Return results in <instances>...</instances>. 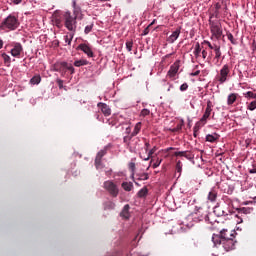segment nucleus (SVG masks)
I'll return each instance as SVG.
<instances>
[{
    "mask_svg": "<svg viewBox=\"0 0 256 256\" xmlns=\"http://www.w3.org/2000/svg\"><path fill=\"white\" fill-rule=\"evenodd\" d=\"M19 19L13 15H9L4 21L0 24V29L2 31H15L16 29H19Z\"/></svg>",
    "mask_w": 256,
    "mask_h": 256,
    "instance_id": "nucleus-1",
    "label": "nucleus"
},
{
    "mask_svg": "<svg viewBox=\"0 0 256 256\" xmlns=\"http://www.w3.org/2000/svg\"><path fill=\"white\" fill-rule=\"evenodd\" d=\"M225 233H227V229H222V245L225 251H231L235 249V243H237L234 240L236 232L235 230H232V233L229 234V236H225Z\"/></svg>",
    "mask_w": 256,
    "mask_h": 256,
    "instance_id": "nucleus-2",
    "label": "nucleus"
},
{
    "mask_svg": "<svg viewBox=\"0 0 256 256\" xmlns=\"http://www.w3.org/2000/svg\"><path fill=\"white\" fill-rule=\"evenodd\" d=\"M64 26L71 33H75L77 31V17L73 16L71 12H65L64 14Z\"/></svg>",
    "mask_w": 256,
    "mask_h": 256,
    "instance_id": "nucleus-3",
    "label": "nucleus"
},
{
    "mask_svg": "<svg viewBox=\"0 0 256 256\" xmlns=\"http://www.w3.org/2000/svg\"><path fill=\"white\" fill-rule=\"evenodd\" d=\"M54 71H57L59 74L62 75V77H65L67 75V71L70 72L71 75L75 73V68L73 65L67 63V62H57L53 66Z\"/></svg>",
    "mask_w": 256,
    "mask_h": 256,
    "instance_id": "nucleus-4",
    "label": "nucleus"
},
{
    "mask_svg": "<svg viewBox=\"0 0 256 256\" xmlns=\"http://www.w3.org/2000/svg\"><path fill=\"white\" fill-rule=\"evenodd\" d=\"M210 31L215 39H221V36L223 35V28L221 27V23L210 21Z\"/></svg>",
    "mask_w": 256,
    "mask_h": 256,
    "instance_id": "nucleus-5",
    "label": "nucleus"
},
{
    "mask_svg": "<svg viewBox=\"0 0 256 256\" xmlns=\"http://www.w3.org/2000/svg\"><path fill=\"white\" fill-rule=\"evenodd\" d=\"M104 189H106L112 197H117L119 195V188H117V185L113 183V181H105Z\"/></svg>",
    "mask_w": 256,
    "mask_h": 256,
    "instance_id": "nucleus-6",
    "label": "nucleus"
},
{
    "mask_svg": "<svg viewBox=\"0 0 256 256\" xmlns=\"http://www.w3.org/2000/svg\"><path fill=\"white\" fill-rule=\"evenodd\" d=\"M229 73H231V69L229 68V65L225 64L220 70V76L218 77L219 83H225L227 77H229Z\"/></svg>",
    "mask_w": 256,
    "mask_h": 256,
    "instance_id": "nucleus-7",
    "label": "nucleus"
},
{
    "mask_svg": "<svg viewBox=\"0 0 256 256\" xmlns=\"http://www.w3.org/2000/svg\"><path fill=\"white\" fill-rule=\"evenodd\" d=\"M212 108H213V103L211 102V100H209L207 102L205 112H204L202 118L200 119V123H202V125H205V123H207V119H209V117H211V111H213Z\"/></svg>",
    "mask_w": 256,
    "mask_h": 256,
    "instance_id": "nucleus-8",
    "label": "nucleus"
},
{
    "mask_svg": "<svg viewBox=\"0 0 256 256\" xmlns=\"http://www.w3.org/2000/svg\"><path fill=\"white\" fill-rule=\"evenodd\" d=\"M12 57H21V53H23V45H21V43L17 42L14 43L13 48L10 51Z\"/></svg>",
    "mask_w": 256,
    "mask_h": 256,
    "instance_id": "nucleus-9",
    "label": "nucleus"
},
{
    "mask_svg": "<svg viewBox=\"0 0 256 256\" xmlns=\"http://www.w3.org/2000/svg\"><path fill=\"white\" fill-rule=\"evenodd\" d=\"M77 49L83 51L87 57H94L93 50L89 44L82 43L77 47Z\"/></svg>",
    "mask_w": 256,
    "mask_h": 256,
    "instance_id": "nucleus-10",
    "label": "nucleus"
},
{
    "mask_svg": "<svg viewBox=\"0 0 256 256\" xmlns=\"http://www.w3.org/2000/svg\"><path fill=\"white\" fill-rule=\"evenodd\" d=\"M105 155H107V150H100L97 155H96V158H95V166H96V169H99L101 168V160L103 159V157H105Z\"/></svg>",
    "mask_w": 256,
    "mask_h": 256,
    "instance_id": "nucleus-11",
    "label": "nucleus"
},
{
    "mask_svg": "<svg viewBox=\"0 0 256 256\" xmlns=\"http://www.w3.org/2000/svg\"><path fill=\"white\" fill-rule=\"evenodd\" d=\"M177 73H179V62H175L174 64H172L170 66V69L167 73L168 77H170V79H173V77H175V75H177Z\"/></svg>",
    "mask_w": 256,
    "mask_h": 256,
    "instance_id": "nucleus-12",
    "label": "nucleus"
},
{
    "mask_svg": "<svg viewBox=\"0 0 256 256\" xmlns=\"http://www.w3.org/2000/svg\"><path fill=\"white\" fill-rule=\"evenodd\" d=\"M97 107H99V109H101V111L105 117H109V115H111V108L109 107V105L99 102L97 104Z\"/></svg>",
    "mask_w": 256,
    "mask_h": 256,
    "instance_id": "nucleus-13",
    "label": "nucleus"
},
{
    "mask_svg": "<svg viewBox=\"0 0 256 256\" xmlns=\"http://www.w3.org/2000/svg\"><path fill=\"white\" fill-rule=\"evenodd\" d=\"M212 241L215 246L223 245V230L220 231V234H213Z\"/></svg>",
    "mask_w": 256,
    "mask_h": 256,
    "instance_id": "nucleus-14",
    "label": "nucleus"
},
{
    "mask_svg": "<svg viewBox=\"0 0 256 256\" xmlns=\"http://www.w3.org/2000/svg\"><path fill=\"white\" fill-rule=\"evenodd\" d=\"M174 155L176 157H185L189 161H191V159H193V154H191V152H189V151H178V152H175Z\"/></svg>",
    "mask_w": 256,
    "mask_h": 256,
    "instance_id": "nucleus-15",
    "label": "nucleus"
},
{
    "mask_svg": "<svg viewBox=\"0 0 256 256\" xmlns=\"http://www.w3.org/2000/svg\"><path fill=\"white\" fill-rule=\"evenodd\" d=\"M72 7H73V16H75L76 18L79 17V15H81V6L77 5V1L73 0L72 1Z\"/></svg>",
    "mask_w": 256,
    "mask_h": 256,
    "instance_id": "nucleus-16",
    "label": "nucleus"
},
{
    "mask_svg": "<svg viewBox=\"0 0 256 256\" xmlns=\"http://www.w3.org/2000/svg\"><path fill=\"white\" fill-rule=\"evenodd\" d=\"M130 209H131V206H129V204H126L120 213V217H123V219H129V217H130L129 210Z\"/></svg>",
    "mask_w": 256,
    "mask_h": 256,
    "instance_id": "nucleus-17",
    "label": "nucleus"
},
{
    "mask_svg": "<svg viewBox=\"0 0 256 256\" xmlns=\"http://www.w3.org/2000/svg\"><path fill=\"white\" fill-rule=\"evenodd\" d=\"M179 35H181V29H177L170 35V37L168 39L169 43H175V41H177V39H179Z\"/></svg>",
    "mask_w": 256,
    "mask_h": 256,
    "instance_id": "nucleus-18",
    "label": "nucleus"
},
{
    "mask_svg": "<svg viewBox=\"0 0 256 256\" xmlns=\"http://www.w3.org/2000/svg\"><path fill=\"white\" fill-rule=\"evenodd\" d=\"M207 199L210 201V203H215V201H217V190L212 189L208 193Z\"/></svg>",
    "mask_w": 256,
    "mask_h": 256,
    "instance_id": "nucleus-19",
    "label": "nucleus"
},
{
    "mask_svg": "<svg viewBox=\"0 0 256 256\" xmlns=\"http://www.w3.org/2000/svg\"><path fill=\"white\" fill-rule=\"evenodd\" d=\"M184 126H185V120L181 119L180 122L177 124V126L170 129V131L172 133H179Z\"/></svg>",
    "mask_w": 256,
    "mask_h": 256,
    "instance_id": "nucleus-20",
    "label": "nucleus"
},
{
    "mask_svg": "<svg viewBox=\"0 0 256 256\" xmlns=\"http://www.w3.org/2000/svg\"><path fill=\"white\" fill-rule=\"evenodd\" d=\"M219 134L214 133V134H208L206 135V141L209 143H215L216 141H219Z\"/></svg>",
    "mask_w": 256,
    "mask_h": 256,
    "instance_id": "nucleus-21",
    "label": "nucleus"
},
{
    "mask_svg": "<svg viewBox=\"0 0 256 256\" xmlns=\"http://www.w3.org/2000/svg\"><path fill=\"white\" fill-rule=\"evenodd\" d=\"M52 25H55L56 27H58V29H61V27H63V21H61V18L53 16Z\"/></svg>",
    "mask_w": 256,
    "mask_h": 256,
    "instance_id": "nucleus-22",
    "label": "nucleus"
},
{
    "mask_svg": "<svg viewBox=\"0 0 256 256\" xmlns=\"http://www.w3.org/2000/svg\"><path fill=\"white\" fill-rule=\"evenodd\" d=\"M237 95L236 93H231L227 98V105H233L237 101Z\"/></svg>",
    "mask_w": 256,
    "mask_h": 256,
    "instance_id": "nucleus-23",
    "label": "nucleus"
},
{
    "mask_svg": "<svg viewBox=\"0 0 256 256\" xmlns=\"http://www.w3.org/2000/svg\"><path fill=\"white\" fill-rule=\"evenodd\" d=\"M214 53H215V59L219 61V59H221V46L214 44Z\"/></svg>",
    "mask_w": 256,
    "mask_h": 256,
    "instance_id": "nucleus-24",
    "label": "nucleus"
},
{
    "mask_svg": "<svg viewBox=\"0 0 256 256\" xmlns=\"http://www.w3.org/2000/svg\"><path fill=\"white\" fill-rule=\"evenodd\" d=\"M155 151H157V147H156V146H154V147L148 152L147 157H143V156H141V155H140V157H141V159H143L144 161H149V159H150L151 157H153Z\"/></svg>",
    "mask_w": 256,
    "mask_h": 256,
    "instance_id": "nucleus-25",
    "label": "nucleus"
},
{
    "mask_svg": "<svg viewBox=\"0 0 256 256\" xmlns=\"http://www.w3.org/2000/svg\"><path fill=\"white\" fill-rule=\"evenodd\" d=\"M75 35V32H70L66 36H64V41L67 43V45H71V41H73V37Z\"/></svg>",
    "mask_w": 256,
    "mask_h": 256,
    "instance_id": "nucleus-26",
    "label": "nucleus"
},
{
    "mask_svg": "<svg viewBox=\"0 0 256 256\" xmlns=\"http://www.w3.org/2000/svg\"><path fill=\"white\" fill-rule=\"evenodd\" d=\"M140 131H141V122H138L135 125L133 132L131 133V137H136V135H139Z\"/></svg>",
    "mask_w": 256,
    "mask_h": 256,
    "instance_id": "nucleus-27",
    "label": "nucleus"
},
{
    "mask_svg": "<svg viewBox=\"0 0 256 256\" xmlns=\"http://www.w3.org/2000/svg\"><path fill=\"white\" fill-rule=\"evenodd\" d=\"M85 65H89V61L85 60V59H82V60H76L74 62V66L75 67H83Z\"/></svg>",
    "mask_w": 256,
    "mask_h": 256,
    "instance_id": "nucleus-28",
    "label": "nucleus"
},
{
    "mask_svg": "<svg viewBox=\"0 0 256 256\" xmlns=\"http://www.w3.org/2000/svg\"><path fill=\"white\" fill-rule=\"evenodd\" d=\"M104 209L111 211L113 209H115V203L113 201H107L104 203Z\"/></svg>",
    "mask_w": 256,
    "mask_h": 256,
    "instance_id": "nucleus-29",
    "label": "nucleus"
},
{
    "mask_svg": "<svg viewBox=\"0 0 256 256\" xmlns=\"http://www.w3.org/2000/svg\"><path fill=\"white\" fill-rule=\"evenodd\" d=\"M122 188L124 189V191H132L133 190V183L123 182L122 183Z\"/></svg>",
    "mask_w": 256,
    "mask_h": 256,
    "instance_id": "nucleus-30",
    "label": "nucleus"
},
{
    "mask_svg": "<svg viewBox=\"0 0 256 256\" xmlns=\"http://www.w3.org/2000/svg\"><path fill=\"white\" fill-rule=\"evenodd\" d=\"M148 193H149V189H147V187H144V188L139 190L137 195H138V197L143 198V197H147Z\"/></svg>",
    "mask_w": 256,
    "mask_h": 256,
    "instance_id": "nucleus-31",
    "label": "nucleus"
},
{
    "mask_svg": "<svg viewBox=\"0 0 256 256\" xmlns=\"http://www.w3.org/2000/svg\"><path fill=\"white\" fill-rule=\"evenodd\" d=\"M94 23L90 22L84 29V33L85 35H89V33H91L93 31V27H94Z\"/></svg>",
    "mask_w": 256,
    "mask_h": 256,
    "instance_id": "nucleus-32",
    "label": "nucleus"
},
{
    "mask_svg": "<svg viewBox=\"0 0 256 256\" xmlns=\"http://www.w3.org/2000/svg\"><path fill=\"white\" fill-rule=\"evenodd\" d=\"M201 127H203V122L198 121L193 128L194 137H197V132L199 131V129H201Z\"/></svg>",
    "mask_w": 256,
    "mask_h": 256,
    "instance_id": "nucleus-33",
    "label": "nucleus"
},
{
    "mask_svg": "<svg viewBox=\"0 0 256 256\" xmlns=\"http://www.w3.org/2000/svg\"><path fill=\"white\" fill-rule=\"evenodd\" d=\"M30 83H32V85H39L41 83V76L32 77Z\"/></svg>",
    "mask_w": 256,
    "mask_h": 256,
    "instance_id": "nucleus-34",
    "label": "nucleus"
},
{
    "mask_svg": "<svg viewBox=\"0 0 256 256\" xmlns=\"http://www.w3.org/2000/svg\"><path fill=\"white\" fill-rule=\"evenodd\" d=\"M194 55L195 57H199V55H201V44H199V42L195 45Z\"/></svg>",
    "mask_w": 256,
    "mask_h": 256,
    "instance_id": "nucleus-35",
    "label": "nucleus"
},
{
    "mask_svg": "<svg viewBox=\"0 0 256 256\" xmlns=\"http://www.w3.org/2000/svg\"><path fill=\"white\" fill-rule=\"evenodd\" d=\"M2 59H4L5 65H11V57L7 53H2Z\"/></svg>",
    "mask_w": 256,
    "mask_h": 256,
    "instance_id": "nucleus-36",
    "label": "nucleus"
},
{
    "mask_svg": "<svg viewBox=\"0 0 256 256\" xmlns=\"http://www.w3.org/2000/svg\"><path fill=\"white\" fill-rule=\"evenodd\" d=\"M247 109L249 111H255L256 110V100L250 102L248 105H247Z\"/></svg>",
    "mask_w": 256,
    "mask_h": 256,
    "instance_id": "nucleus-37",
    "label": "nucleus"
},
{
    "mask_svg": "<svg viewBox=\"0 0 256 256\" xmlns=\"http://www.w3.org/2000/svg\"><path fill=\"white\" fill-rule=\"evenodd\" d=\"M133 137H134V136H131V134L128 135V136H124V138H123L124 143H125L126 145H131V140L133 139Z\"/></svg>",
    "mask_w": 256,
    "mask_h": 256,
    "instance_id": "nucleus-38",
    "label": "nucleus"
},
{
    "mask_svg": "<svg viewBox=\"0 0 256 256\" xmlns=\"http://www.w3.org/2000/svg\"><path fill=\"white\" fill-rule=\"evenodd\" d=\"M181 171H183V163L181 162V160H179V161L176 163V172H177V173H181Z\"/></svg>",
    "mask_w": 256,
    "mask_h": 256,
    "instance_id": "nucleus-39",
    "label": "nucleus"
},
{
    "mask_svg": "<svg viewBox=\"0 0 256 256\" xmlns=\"http://www.w3.org/2000/svg\"><path fill=\"white\" fill-rule=\"evenodd\" d=\"M244 97L249 98V99H256V94L251 91H248V92L244 93Z\"/></svg>",
    "mask_w": 256,
    "mask_h": 256,
    "instance_id": "nucleus-40",
    "label": "nucleus"
},
{
    "mask_svg": "<svg viewBox=\"0 0 256 256\" xmlns=\"http://www.w3.org/2000/svg\"><path fill=\"white\" fill-rule=\"evenodd\" d=\"M228 40L232 43V45H237V40L233 37V34L227 33Z\"/></svg>",
    "mask_w": 256,
    "mask_h": 256,
    "instance_id": "nucleus-41",
    "label": "nucleus"
},
{
    "mask_svg": "<svg viewBox=\"0 0 256 256\" xmlns=\"http://www.w3.org/2000/svg\"><path fill=\"white\" fill-rule=\"evenodd\" d=\"M202 45H207L209 47V49H212L213 51L215 50V45H212L211 42L204 40L202 42Z\"/></svg>",
    "mask_w": 256,
    "mask_h": 256,
    "instance_id": "nucleus-42",
    "label": "nucleus"
},
{
    "mask_svg": "<svg viewBox=\"0 0 256 256\" xmlns=\"http://www.w3.org/2000/svg\"><path fill=\"white\" fill-rule=\"evenodd\" d=\"M126 49L129 52H131L133 50V41H127L126 42Z\"/></svg>",
    "mask_w": 256,
    "mask_h": 256,
    "instance_id": "nucleus-43",
    "label": "nucleus"
},
{
    "mask_svg": "<svg viewBox=\"0 0 256 256\" xmlns=\"http://www.w3.org/2000/svg\"><path fill=\"white\" fill-rule=\"evenodd\" d=\"M150 113H151V111H149V109L144 108V109L141 111V116H142V117H147V115H149Z\"/></svg>",
    "mask_w": 256,
    "mask_h": 256,
    "instance_id": "nucleus-44",
    "label": "nucleus"
},
{
    "mask_svg": "<svg viewBox=\"0 0 256 256\" xmlns=\"http://www.w3.org/2000/svg\"><path fill=\"white\" fill-rule=\"evenodd\" d=\"M188 89H189V84H187V83H183L180 86V91H187Z\"/></svg>",
    "mask_w": 256,
    "mask_h": 256,
    "instance_id": "nucleus-45",
    "label": "nucleus"
},
{
    "mask_svg": "<svg viewBox=\"0 0 256 256\" xmlns=\"http://www.w3.org/2000/svg\"><path fill=\"white\" fill-rule=\"evenodd\" d=\"M151 25H153V23H151L150 25H148V26L144 29L142 35H149V29H150Z\"/></svg>",
    "mask_w": 256,
    "mask_h": 256,
    "instance_id": "nucleus-46",
    "label": "nucleus"
},
{
    "mask_svg": "<svg viewBox=\"0 0 256 256\" xmlns=\"http://www.w3.org/2000/svg\"><path fill=\"white\" fill-rule=\"evenodd\" d=\"M129 169H130V171H132V173L135 172V162H130L129 163Z\"/></svg>",
    "mask_w": 256,
    "mask_h": 256,
    "instance_id": "nucleus-47",
    "label": "nucleus"
},
{
    "mask_svg": "<svg viewBox=\"0 0 256 256\" xmlns=\"http://www.w3.org/2000/svg\"><path fill=\"white\" fill-rule=\"evenodd\" d=\"M14 5H21L23 3V0H10Z\"/></svg>",
    "mask_w": 256,
    "mask_h": 256,
    "instance_id": "nucleus-48",
    "label": "nucleus"
},
{
    "mask_svg": "<svg viewBox=\"0 0 256 256\" xmlns=\"http://www.w3.org/2000/svg\"><path fill=\"white\" fill-rule=\"evenodd\" d=\"M159 165H161V160H157L154 164H153V169H157V167H159Z\"/></svg>",
    "mask_w": 256,
    "mask_h": 256,
    "instance_id": "nucleus-49",
    "label": "nucleus"
},
{
    "mask_svg": "<svg viewBox=\"0 0 256 256\" xmlns=\"http://www.w3.org/2000/svg\"><path fill=\"white\" fill-rule=\"evenodd\" d=\"M57 83H58L59 89H63V80L58 79V80H57Z\"/></svg>",
    "mask_w": 256,
    "mask_h": 256,
    "instance_id": "nucleus-50",
    "label": "nucleus"
},
{
    "mask_svg": "<svg viewBox=\"0 0 256 256\" xmlns=\"http://www.w3.org/2000/svg\"><path fill=\"white\" fill-rule=\"evenodd\" d=\"M147 179H149V175L147 174L142 175V178H140L141 181H147Z\"/></svg>",
    "mask_w": 256,
    "mask_h": 256,
    "instance_id": "nucleus-51",
    "label": "nucleus"
},
{
    "mask_svg": "<svg viewBox=\"0 0 256 256\" xmlns=\"http://www.w3.org/2000/svg\"><path fill=\"white\" fill-rule=\"evenodd\" d=\"M149 147H151V144H149V142H145V151H146V153L149 151Z\"/></svg>",
    "mask_w": 256,
    "mask_h": 256,
    "instance_id": "nucleus-52",
    "label": "nucleus"
},
{
    "mask_svg": "<svg viewBox=\"0 0 256 256\" xmlns=\"http://www.w3.org/2000/svg\"><path fill=\"white\" fill-rule=\"evenodd\" d=\"M201 73V71L197 70L196 72H192L191 76L192 77H197V75H199Z\"/></svg>",
    "mask_w": 256,
    "mask_h": 256,
    "instance_id": "nucleus-53",
    "label": "nucleus"
},
{
    "mask_svg": "<svg viewBox=\"0 0 256 256\" xmlns=\"http://www.w3.org/2000/svg\"><path fill=\"white\" fill-rule=\"evenodd\" d=\"M125 133H126V135H131V127H127L126 129H125Z\"/></svg>",
    "mask_w": 256,
    "mask_h": 256,
    "instance_id": "nucleus-54",
    "label": "nucleus"
},
{
    "mask_svg": "<svg viewBox=\"0 0 256 256\" xmlns=\"http://www.w3.org/2000/svg\"><path fill=\"white\" fill-rule=\"evenodd\" d=\"M249 173H256V164L253 165V168L249 170Z\"/></svg>",
    "mask_w": 256,
    "mask_h": 256,
    "instance_id": "nucleus-55",
    "label": "nucleus"
},
{
    "mask_svg": "<svg viewBox=\"0 0 256 256\" xmlns=\"http://www.w3.org/2000/svg\"><path fill=\"white\" fill-rule=\"evenodd\" d=\"M202 57H203V59H207V52H206V50H202Z\"/></svg>",
    "mask_w": 256,
    "mask_h": 256,
    "instance_id": "nucleus-56",
    "label": "nucleus"
},
{
    "mask_svg": "<svg viewBox=\"0 0 256 256\" xmlns=\"http://www.w3.org/2000/svg\"><path fill=\"white\" fill-rule=\"evenodd\" d=\"M233 233V231L229 232V230H227V232L224 233L225 237H229V235H231Z\"/></svg>",
    "mask_w": 256,
    "mask_h": 256,
    "instance_id": "nucleus-57",
    "label": "nucleus"
},
{
    "mask_svg": "<svg viewBox=\"0 0 256 256\" xmlns=\"http://www.w3.org/2000/svg\"><path fill=\"white\" fill-rule=\"evenodd\" d=\"M201 209H203V208H201V207H195V213H199V211H201Z\"/></svg>",
    "mask_w": 256,
    "mask_h": 256,
    "instance_id": "nucleus-58",
    "label": "nucleus"
},
{
    "mask_svg": "<svg viewBox=\"0 0 256 256\" xmlns=\"http://www.w3.org/2000/svg\"><path fill=\"white\" fill-rule=\"evenodd\" d=\"M174 149H175L174 147H169L166 149V153H168V151H174Z\"/></svg>",
    "mask_w": 256,
    "mask_h": 256,
    "instance_id": "nucleus-59",
    "label": "nucleus"
},
{
    "mask_svg": "<svg viewBox=\"0 0 256 256\" xmlns=\"http://www.w3.org/2000/svg\"><path fill=\"white\" fill-rule=\"evenodd\" d=\"M0 49H3V40L0 38Z\"/></svg>",
    "mask_w": 256,
    "mask_h": 256,
    "instance_id": "nucleus-60",
    "label": "nucleus"
},
{
    "mask_svg": "<svg viewBox=\"0 0 256 256\" xmlns=\"http://www.w3.org/2000/svg\"><path fill=\"white\" fill-rule=\"evenodd\" d=\"M219 209H220L219 207H215L214 208V213H217V211H219Z\"/></svg>",
    "mask_w": 256,
    "mask_h": 256,
    "instance_id": "nucleus-61",
    "label": "nucleus"
},
{
    "mask_svg": "<svg viewBox=\"0 0 256 256\" xmlns=\"http://www.w3.org/2000/svg\"><path fill=\"white\" fill-rule=\"evenodd\" d=\"M171 89H173V85L170 84L169 88H168V91H171Z\"/></svg>",
    "mask_w": 256,
    "mask_h": 256,
    "instance_id": "nucleus-62",
    "label": "nucleus"
},
{
    "mask_svg": "<svg viewBox=\"0 0 256 256\" xmlns=\"http://www.w3.org/2000/svg\"><path fill=\"white\" fill-rule=\"evenodd\" d=\"M136 185H139V183L135 182Z\"/></svg>",
    "mask_w": 256,
    "mask_h": 256,
    "instance_id": "nucleus-63",
    "label": "nucleus"
},
{
    "mask_svg": "<svg viewBox=\"0 0 256 256\" xmlns=\"http://www.w3.org/2000/svg\"><path fill=\"white\" fill-rule=\"evenodd\" d=\"M255 49H256V45H255Z\"/></svg>",
    "mask_w": 256,
    "mask_h": 256,
    "instance_id": "nucleus-64",
    "label": "nucleus"
}]
</instances>
